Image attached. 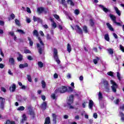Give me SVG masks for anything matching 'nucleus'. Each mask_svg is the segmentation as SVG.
<instances>
[{
	"label": "nucleus",
	"instance_id": "obj_9",
	"mask_svg": "<svg viewBox=\"0 0 124 124\" xmlns=\"http://www.w3.org/2000/svg\"><path fill=\"white\" fill-rule=\"evenodd\" d=\"M94 103L92 100H89L88 107L91 110H93V107Z\"/></svg>",
	"mask_w": 124,
	"mask_h": 124
},
{
	"label": "nucleus",
	"instance_id": "obj_52",
	"mask_svg": "<svg viewBox=\"0 0 124 124\" xmlns=\"http://www.w3.org/2000/svg\"><path fill=\"white\" fill-rule=\"evenodd\" d=\"M3 108H4V104H0V108L3 110Z\"/></svg>",
	"mask_w": 124,
	"mask_h": 124
},
{
	"label": "nucleus",
	"instance_id": "obj_15",
	"mask_svg": "<svg viewBox=\"0 0 124 124\" xmlns=\"http://www.w3.org/2000/svg\"><path fill=\"white\" fill-rule=\"evenodd\" d=\"M106 25L109 30H110L111 31H114V29L112 27V25L110 24V23H106Z\"/></svg>",
	"mask_w": 124,
	"mask_h": 124
},
{
	"label": "nucleus",
	"instance_id": "obj_10",
	"mask_svg": "<svg viewBox=\"0 0 124 124\" xmlns=\"http://www.w3.org/2000/svg\"><path fill=\"white\" fill-rule=\"evenodd\" d=\"M98 97L99 101H101L103 99V94L101 92L98 93Z\"/></svg>",
	"mask_w": 124,
	"mask_h": 124
},
{
	"label": "nucleus",
	"instance_id": "obj_29",
	"mask_svg": "<svg viewBox=\"0 0 124 124\" xmlns=\"http://www.w3.org/2000/svg\"><path fill=\"white\" fill-rule=\"evenodd\" d=\"M119 115H120V116L121 118V120L122 121V122H124V113H123L122 112H120L119 113Z\"/></svg>",
	"mask_w": 124,
	"mask_h": 124
},
{
	"label": "nucleus",
	"instance_id": "obj_35",
	"mask_svg": "<svg viewBox=\"0 0 124 124\" xmlns=\"http://www.w3.org/2000/svg\"><path fill=\"white\" fill-rule=\"evenodd\" d=\"M17 32H19V33H21V34H25V33H26V32H25L24 31L20 29L17 30Z\"/></svg>",
	"mask_w": 124,
	"mask_h": 124
},
{
	"label": "nucleus",
	"instance_id": "obj_58",
	"mask_svg": "<svg viewBox=\"0 0 124 124\" xmlns=\"http://www.w3.org/2000/svg\"><path fill=\"white\" fill-rule=\"evenodd\" d=\"M114 23L116 24V25H117V26H119L120 27L122 26L120 22H117V21H115V22H114Z\"/></svg>",
	"mask_w": 124,
	"mask_h": 124
},
{
	"label": "nucleus",
	"instance_id": "obj_3",
	"mask_svg": "<svg viewBox=\"0 0 124 124\" xmlns=\"http://www.w3.org/2000/svg\"><path fill=\"white\" fill-rule=\"evenodd\" d=\"M53 58L58 64L61 63V61H60L59 55H58V50L56 48H54L53 50Z\"/></svg>",
	"mask_w": 124,
	"mask_h": 124
},
{
	"label": "nucleus",
	"instance_id": "obj_4",
	"mask_svg": "<svg viewBox=\"0 0 124 124\" xmlns=\"http://www.w3.org/2000/svg\"><path fill=\"white\" fill-rule=\"evenodd\" d=\"M110 83L111 85V89L113 93H117V89H118V84L115 82L113 80H110Z\"/></svg>",
	"mask_w": 124,
	"mask_h": 124
},
{
	"label": "nucleus",
	"instance_id": "obj_46",
	"mask_svg": "<svg viewBox=\"0 0 124 124\" xmlns=\"http://www.w3.org/2000/svg\"><path fill=\"white\" fill-rule=\"evenodd\" d=\"M46 39L48 40H51L52 39V37H51V36L49 34H46Z\"/></svg>",
	"mask_w": 124,
	"mask_h": 124
},
{
	"label": "nucleus",
	"instance_id": "obj_2",
	"mask_svg": "<svg viewBox=\"0 0 124 124\" xmlns=\"http://www.w3.org/2000/svg\"><path fill=\"white\" fill-rule=\"evenodd\" d=\"M67 92V87L66 86H61V87L59 88L58 89H56L55 91V93H64Z\"/></svg>",
	"mask_w": 124,
	"mask_h": 124
},
{
	"label": "nucleus",
	"instance_id": "obj_11",
	"mask_svg": "<svg viewBox=\"0 0 124 124\" xmlns=\"http://www.w3.org/2000/svg\"><path fill=\"white\" fill-rule=\"evenodd\" d=\"M99 7L102 8V10L104 11L106 13H107V12H109V10H108L107 8H105L104 5H99Z\"/></svg>",
	"mask_w": 124,
	"mask_h": 124
},
{
	"label": "nucleus",
	"instance_id": "obj_28",
	"mask_svg": "<svg viewBox=\"0 0 124 124\" xmlns=\"http://www.w3.org/2000/svg\"><path fill=\"white\" fill-rule=\"evenodd\" d=\"M46 107H47V103H46V102H44L42 104L41 108H42V109H44V110H45V109H46Z\"/></svg>",
	"mask_w": 124,
	"mask_h": 124
},
{
	"label": "nucleus",
	"instance_id": "obj_37",
	"mask_svg": "<svg viewBox=\"0 0 124 124\" xmlns=\"http://www.w3.org/2000/svg\"><path fill=\"white\" fill-rule=\"evenodd\" d=\"M18 111H24L25 110V107L20 106L17 108Z\"/></svg>",
	"mask_w": 124,
	"mask_h": 124
},
{
	"label": "nucleus",
	"instance_id": "obj_12",
	"mask_svg": "<svg viewBox=\"0 0 124 124\" xmlns=\"http://www.w3.org/2000/svg\"><path fill=\"white\" fill-rule=\"evenodd\" d=\"M9 62L11 64L13 65H14V63H15V60H14V58L10 57L9 59Z\"/></svg>",
	"mask_w": 124,
	"mask_h": 124
},
{
	"label": "nucleus",
	"instance_id": "obj_50",
	"mask_svg": "<svg viewBox=\"0 0 124 124\" xmlns=\"http://www.w3.org/2000/svg\"><path fill=\"white\" fill-rule=\"evenodd\" d=\"M120 49L122 51V52H124V47L122 45H120Z\"/></svg>",
	"mask_w": 124,
	"mask_h": 124
},
{
	"label": "nucleus",
	"instance_id": "obj_42",
	"mask_svg": "<svg viewBox=\"0 0 124 124\" xmlns=\"http://www.w3.org/2000/svg\"><path fill=\"white\" fill-rule=\"evenodd\" d=\"M68 3L69 4H70V5H74V3L72 1V0H68Z\"/></svg>",
	"mask_w": 124,
	"mask_h": 124
},
{
	"label": "nucleus",
	"instance_id": "obj_32",
	"mask_svg": "<svg viewBox=\"0 0 124 124\" xmlns=\"http://www.w3.org/2000/svg\"><path fill=\"white\" fill-rule=\"evenodd\" d=\"M105 39L107 41H109L110 40V38H109V35L108 34H106L105 35Z\"/></svg>",
	"mask_w": 124,
	"mask_h": 124
},
{
	"label": "nucleus",
	"instance_id": "obj_38",
	"mask_svg": "<svg viewBox=\"0 0 124 124\" xmlns=\"http://www.w3.org/2000/svg\"><path fill=\"white\" fill-rule=\"evenodd\" d=\"M90 24L91 27H93V26H94V22H93V19H90Z\"/></svg>",
	"mask_w": 124,
	"mask_h": 124
},
{
	"label": "nucleus",
	"instance_id": "obj_40",
	"mask_svg": "<svg viewBox=\"0 0 124 124\" xmlns=\"http://www.w3.org/2000/svg\"><path fill=\"white\" fill-rule=\"evenodd\" d=\"M98 61H99V58L98 57H96V59H94L93 60V62L95 64H96V63H97V62H98Z\"/></svg>",
	"mask_w": 124,
	"mask_h": 124
},
{
	"label": "nucleus",
	"instance_id": "obj_34",
	"mask_svg": "<svg viewBox=\"0 0 124 124\" xmlns=\"http://www.w3.org/2000/svg\"><path fill=\"white\" fill-rule=\"evenodd\" d=\"M108 75L111 76V77H114V72L110 71L107 73Z\"/></svg>",
	"mask_w": 124,
	"mask_h": 124
},
{
	"label": "nucleus",
	"instance_id": "obj_24",
	"mask_svg": "<svg viewBox=\"0 0 124 124\" xmlns=\"http://www.w3.org/2000/svg\"><path fill=\"white\" fill-rule=\"evenodd\" d=\"M51 22H52V23L51 24L52 27H53L54 29H56L57 28V24L54 22L53 19H50Z\"/></svg>",
	"mask_w": 124,
	"mask_h": 124
},
{
	"label": "nucleus",
	"instance_id": "obj_20",
	"mask_svg": "<svg viewBox=\"0 0 124 124\" xmlns=\"http://www.w3.org/2000/svg\"><path fill=\"white\" fill-rule=\"evenodd\" d=\"M37 11H38L39 14H41V13H42L43 12V11H44V8L43 7L38 8L37 9Z\"/></svg>",
	"mask_w": 124,
	"mask_h": 124
},
{
	"label": "nucleus",
	"instance_id": "obj_39",
	"mask_svg": "<svg viewBox=\"0 0 124 124\" xmlns=\"http://www.w3.org/2000/svg\"><path fill=\"white\" fill-rule=\"evenodd\" d=\"M117 77L118 80H119V81H121V74H120V72H117Z\"/></svg>",
	"mask_w": 124,
	"mask_h": 124
},
{
	"label": "nucleus",
	"instance_id": "obj_6",
	"mask_svg": "<svg viewBox=\"0 0 124 124\" xmlns=\"http://www.w3.org/2000/svg\"><path fill=\"white\" fill-rule=\"evenodd\" d=\"M102 83L104 85L106 92H109V84H108V81L106 79H103Z\"/></svg>",
	"mask_w": 124,
	"mask_h": 124
},
{
	"label": "nucleus",
	"instance_id": "obj_22",
	"mask_svg": "<svg viewBox=\"0 0 124 124\" xmlns=\"http://www.w3.org/2000/svg\"><path fill=\"white\" fill-rule=\"evenodd\" d=\"M29 114L31 115V117L34 118V115H35L34 111L30 109H29Z\"/></svg>",
	"mask_w": 124,
	"mask_h": 124
},
{
	"label": "nucleus",
	"instance_id": "obj_13",
	"mask_svg": "<svg viewBox=\"0 0 124 124\" xmlns=\"http://www.w3.org/2000/svg\"><path fill=\"white\" fill-rule=\"evenodd\" d=\"M109 17L110 19L113 21V23H115L116 21V19H117V17L113 15L110 14L109 15Z\"/></svg>",
	"mask_w": 124,
	"mask_h": 124
},
{
	"label": "nucleus",
	"instance_id": "obj_57",
	"mask_svg": "<svg viewBox=\"0 0 124 124\" xmlns=\"http://www.w3.org/2000/svg\"><path fill=\"white\" fill-rule=\"evenodd\" d=\"M1 91H2V92H3L4 93H5L6 92V89L4 87H1Z\"/></svg>",
	"mask_w": 124,
	"mask_h": 124
},
{
	"label": "nucleus",
	"instance_id": "obj_33",
	"mask_svg": "<svg viewBox=\"0 0 124 124\" xmlns=\"http://www.w3.org/2000/svg\"><path fill=\"white\" fill-rule=\"evenodd\" d=\"M38 65L40 68H42L43 67V62H38Z\"/></svg>",
	"mask_w": 124,
	"mask_h": 124
},
{
	"label": "nucleus",
	"instance_id": "obj_26",
	"mask_svg": "<svg viewBox=\"0 0 124 124\" xmlns=\"http://www.w3.org/2000/svg\"><path fill=\"white\" fill-rule=\"evenodd\" d=\"M83 31L85 33H88L89 32V30H88V27L86 26H84L83 28Z\"/></svg>",
	"mask_w": 124,
	"mask_h": 124
},
{
	"label": "nucleus",
	"instance_id": "obj_61",
	"mask_svg": "<svg viewBox=\"0 0 124 124\" xmlns=\"http://www.w3.org/2000/svg\"><path fill=\"white\" fill-rule=\"evenodd\" d=\"M0 25L4 26V22L3 21L0 20Z\"/></svg>",
	"mask_w": 124,
	"mask_h": 124
},
{
	"label": "nucleus",
	"instance_id": "obj_31",
	"mask_svg": "<svg viewBox=\"0 0 124 124\" xmlns=\"http://www.w3.org/2000/svg\"><path fill=\"white\" fill-rule=\"evenodd\" d=\"M107 51H108L110 55H113V54H114V50L112 48L108 49Z\"/></svg>",
	"mask_w": 124,
	"mask_h": 124
},
{
	"label": "nucleus",
	"instance_id": "obj_44",
	"mask_svg": "<svg viewBox=\"0 0 124 124\" xmlns=\"http://www.w3.org/2000/svg\"><path fill=\"white\" fill-rule=\"evenodd\" d=\"M74 13H75V14H76V15H79V14L80 13V11H79V10L76 9L75 10Z\"/></svg>",
	"mask_w": 124,
	"mask_h": 124
},
{
	"label": "nucleus",
	"instance_id": "obj_47",
	"mask_svg": "<svg viewBox=\"0 0 124 124\" xmlns=\"http://www.w3.org/2000/svg\"><path fill=\"white\" fill-rule=\"evenodd\" d=\"M27 79L29 82H31V77L30 75H27Z\"/></svg>",
	"mask_w": 124,
	"mask_h": 124
},
{
	"label": "nucleus",
	"instance_id": "obj_30",
	"mask_svg": "<svg viewBox=\"0 0 124 124\" xmlns=\"http://www.w3.org/2000/svg\"><path fill=\"white\" fill-rule=\"evenodd\" d=\"M42 88L45 89L46 88V82L44 80H42L41 82Z\"/></svg>",
	"mask_w": 124,
	"mask_h": 124
},
{
	"label": "nucleus",
	"instance_id": "obj_36",
	"mask_svg": "<svg viewBox=\"0 0 124 124\" xmlns=\"http://www.w3.org/2000/svg\"><path fill=\"white\" fill-rule=\"evenodd\" d=\"M28 39L29 41L30 46H32V45H33V42H32V41L31 39V38L30 37H28Z\"/></svg>",
	"mask_w": 124,
	"mask_h": 124
},
{
	"label": "nucleus",
	"instance_id": "obj_60",
	"mask_svg": "<svg viewBox=\"0 0 124 124\" xmlns=\"http://www.w3.org/2000/svg\"><path fill=\"white\" fill-rule=\"evenodd\" d=\"M27 12L28 13H31V9H30V8H29V7L27 8Z\"/></svg>",
	"mask_w": 124,
	"mask_h": 124
},
{
	"label": "nucleus",
	"instance_id": "obj_62",
	"mask_svg": "<svg viewBox=\"0 0 124 124\" xmlns=\"http://www.w3.org/2000/svg\"><path fill=\"white\" fill-rule=\"evenodd\" d=\"M93 117L94 118V119H97V113H94L93 114Z\"/></svg>",
	"mask_w": 124,
	"mask_h": 124
},
{
	"label": "nucleus",
	"instance_id": "obj_59",
	"mask_svg": "<svg viewBox=\"0 0 124 124\" xmlns=\"http://www.w3.org/2000/svg\"><path fill=\"white\" fill-rule=\"evenodd\" d=\"M120 109L122 111H124V105H123L122 106H120Z\"/></svg>",
	"mask_w": 124,
	"mask_h": 124
},
{
	"label": "nucleus",
	"instance_id": "obj_54",
	"mask_svg": "<svg viewBox=\"0 0 124 124\" xmlns=\"http://www.w3.org/2000/svg\"><path fill=\"white\" fill-rule=\"evenodd\" d=\"M26 22L28 23H31V18H29L28 17H26Z\"/></svg>",
	"mask_w": 124,
	"mask_h": 124
},
{
	"label": "nucleus",
	"instance_id": "obj_16",
	"mask_svg": "<svg viewBox=\"0 0 124 124\" xmlns=\"http://www.w3.org/2000/svg\"><path fill=\"white\" fill-rule=\"evenodd\" d=\"M19 66V68H25V67H28L29 64L28 63H25V64H20Z\"/></svg>",
	"mask_w": 124,
	"mask_h": 124
},
{
	"label": "nucleus",
	"instance_id": "obj_49",
	"mask_svg": "<svg viewBox=\"0 0 124 124\" xmlns=\"http://www.w3.org/2000/svg\"><path fill=\"white\" fill-rule=\"evenodd\" d=\"M68 91H67V92H73V88L70 87H69L68 88Z\"/></svg>",
	"mask_w": 124,
	"mask_h": 124
},
{
	"label": "nucleus",
	"instance_id": "obj_7",
	"mask_svg": "<svg viewBox=\"0 0 124 124\" xmlns=\"http://www.w3.org/2000/svg\"><path fill=\"white\" fill-rule=\"evenodd\" d=\"M75 29L76 31H77V32H78V33H80V34H82V33H83V31H82V29L80 28V27H79V26L76 25L75 27Z\"/></svg>",
	"mask_w": 124,
	"mask_h": 124
},
{
	"label": "nucleus",
	"instance_id": "obj_1",
	"mask_svg": "<svg viewBox=\"0 0 124 124\" xmlns=\"http://www.w3.org/2000/svg\"><path fill=\"white\" fill-rule=\"evenodd\" d=\"M33 34L36 36V37H38V39L40 41V44H37V47L38 49V52L40 55H41V54H42V50L44 49V44L43 42H42V40H41L40 37H38V31L37 30H34L33 31Z\"/></svg>",
	"mask_w": 124,
	"mask_h": 124
},
{
	"label": "nucleus",
	"instance_id": "obj_17",
	"mask_svg": "<svg viewBox=\"0 0 124 124\" xmlns=\"http://www.w3.org/2000/svg\"><path fill=\"white\" fill-rule=\"evenodd\" d=\"M72 50V48H71V46L70 44H68L67 45V51H68V53H70Z\"/></svg>",
	"mask_w": 124,
	"mask_h": 124
},
{
	"label": "nucleus",
	"instance_id": "obj_23",
	"mask_svg": "<svg viewBox=\"0 0 124 124\" xmlns=\"http://www.w3.org/2000/svg\"><path fill=\"white\" fill-rule=\"evenodd\" d=\"M50 123V117H47L45 119V124H49Z\"/></svg>",
	"mask_w": 124,
	"mask_h": 124
},
{
	"label": "nucleus",
	"instance_id": "obj_21",
	"mask_svg": "<svg viewBox=\"0 0 124 124\" xmlns=\"http://www.w3.org/2000/svg\"><path fill=\"white\" fill-rule=\"evenodd\" d=\"M33 20L34 21V22H40V21H41V19H40V18L39 17H37L36 16H34L33 17Z\"/></svg>",
	"mask_w": 124,
	"mask_h": 124
},
{
	"label": "nucleus",
	"instance_id": "obj_18",
	"mask_svg": "<svg viewBox=\"0 0 124 124\" xmlns=\"http://www.w3.org/2000/svg\"><path fill=\"white\" fill-rule=\"evenodd\" d=\"M114 10L116 11V13L118 16H121V11L118 9V7H114Z\"/></svg>",
	"mask_w": 124,
	"mask_h": 124
},
{
	"label": "nucleus",
	"instance_id": "obj_45",
	"mask_svg": "<svg viewBox=\"0 0 124 124\" xmlns=\"http://www.w3.org/2000/svg\"><path fill=\"white\" fill-rule=\"evenodd\" d=\"M121 100L120 99H117L115 101H114V103L115 104H119L120 103V102H121Z\"/></svg>",
	"mask_w": 124,
	"mask_h": 124
},
{
	"label": "nucleus",
	"instance_id": "obj_63",
	"mask_svg": "<svg viewBox=\"0 0 124 124\" xmlns=\"http://www.w3.org/2000/svg\"><path fill=\"white\" fill-rule=\"evenodd\" d=\"M59 77V76L57 74L55 73L54 75V78H55V79H57V78H58Z\"/></svg>",
	"mask_w": 124,
	"mask_h": 124
},
{
	"label": "nucleus",
	"instance_id": "obj_19",
	"mask_svg": "<svg viewBox=\"0 0 124 124\" xmlns=\"http://www.w3.org/2000/svg\"><path fill=\"white\" fill-rule=\"evenodd\" d=\"M17 54H18V57H17V61L19 62H21L22 60H23V56L20 54V52H17Z\"/></svg>",
	"mask_w": 124,
	"mask_h": 124
},
{
	"label": "nucleus",
	"instance_id": "obj_64",
	"mask_svg": "<svg viewBox=\"0 0 124 124\" xmlns=\"http://www.w3.org/2000/svg\"><path fill=\"white\" fill-rule=\"evenodd\" d=\"M39 33L41 34V36H44V33H43V31H40Z\"/></svg>",
	"mask_w": 124,
	"mask_h": 124
},
{
	"label": "nucleus",
	"instance_id": "obj_56",
	"mask_svg": "<svg viewBox=\"0 0 124 124\" xmlns=\"http://www.w3.org/2000/svg\"><path fill=\"white\" fill-rule=\"evenodd\" d=\"M113 35L114 38H115V39H118V35H117V34L113 33Z\"/></svg>",
	"mask_w": 124,
	"mask_h": 124
},
{
	"label": "nucleus",
	"instance_id": "obj_55",
	"mask_svg": "<svg viewBox=\"0 0 124 124\" xmlns=\"http://www.w3.org/2000/svg\"><path fill=\"white\" fill-rule=\"evenodd\" d=\"M8 74H9V75H13V73H12V72L11 71V70L10 69L8 70Z\"/></svg>",
	"mask_w": 124,
	"mask_h": 124
},
{
	"label": "nucleus",
	"instance_id": "obj_5",
	"mask_svg": "<svg viewBox=\"0 0 124 124\" xmlns=\"http://www.w3.org/2000/svg\"><path fill=\"white\" fill-rule=\"evenodd\" d=\"M73 97L74 96L73 95H71L69 98L68 99V101L67 102V103L69 106V109H73L74 108L73 107V106L70 105L71 104H72L73 102Z\"/></svg>",
	"mask_w": 124,
	"mask_h": 124
},
{
	"label": "nucleus",
	"instance_id": "obj_48",
	"mask_svg": "<svg viewBox=\"0 0 124 124\" xmlns=\"http://www.w3.org/2000/svg\"><path fill=\"white\" fill-rule=\"evenodd\" d=\"M24 53L25 54H31V51L29 49H25L24 50Z\"/></svg>",
	"mask_w": 124,
	"mask_h": 124
},
{
	"label": "nucleus",
	"instance_id": "obj_41",
	"mask_svg": "<svg viewBox=\"0 0 124 124\" xmlns=\"http://www.w3.org/2000/svg\"><path fill=\"white\" fill-rule=\"evenodd\" d=\"M5 124H15V122L8 120Z\"/></svg>",
	"mask_w": 124,
	"mask_h": 124
},
{
	"label": "nucleus",
	"instance_id": "obj_53",
	"mask_svg": "<svg viewBox=\"0 0 124 124\" xmlns=\"http://www.w3.org/2000/svg\"><path fill=\"white\" fill-rule=\"evenodd\" d=\"M53 16L55 19H57V20H59V19H60V16L58 15H54Z\"/></svg>",
	"mask_w": 124,
	"mask_h": 124
},
{
	"label": "nucleus",
	"instance_id": "obj_25",
	"mask_svg": "<svg viewBox=\"0 0 124 124\" xmlns=\"http://www.w3.org/2000/svg\"><path fill=\"white\" fill-rule=\"evenodd\" d=\"M25 121H27V116H26V114H23L22 116V119L21 120V123H23Z\"/></svg>",
	"mask_w": 124,
	"mask_h": 124
},
{
	"label": "nucleus",
	"instance_id": "obj_27",
	"mask_svg": "<svg viewBox=\"0 0 124 124\" xmlns=\"http://www.w3.org/2000/svg\"><path fill=\"white\" fill-rule=\"evenodd\" d=\"M5 102V99L4 98L0 97V104H4Z\"/></svg>",
	"mask_w": 124,
	"mask_h": 124
},
{
	"label": "nucleus",
	"instance_id": "obj_8",
	"mask_svg": "<svg viewBox=\"0 0 124 124\" xmlns=\"http://www.w3.org/2000/svg\"><path fill=\"white\" fill-rule=\"evenodd\" d=\"M9 90L10 92H12V93H14V92H15V90H16V84L13 83L9 88Z\"/></svg>",
	"mask_w": 124,
	"mask_h": 124
},
{
	"label": "nucleus",
	"instance_id": "obj_51",
	"mask_svg": "<svg viewBox=\"0 0 124 124\" xmlns=\"http://www.w3.org/2000/svg\"><path fill=\"white\" fill-rule=\"evenodd\" d=\"M15 23H16V25H17V26H20V22L19 21V20L16 19Z\"/></svg>",
	"mask_w": 124,
	"mask_h": 124
},
{
	"label": "nucleus",
	"instance_id": "obj_43",
	"mask_svg": "<svg viewBox=\"0 0 124 124\" xmlns=\"http://www.w3.org/2000/svg\"><path fill=\"white\" fill-rule=\"evenodd\" d=\"M51 97L52 98V99H56L57 98V97L56 96V94L52 93L51 95Z\"/></svg>",
	"mask_w": 124,
	"mask_h": 124
},
{
	"label": "nucleus",
	"instance_id": "obj_14",
	"mask_svg": "<svg viewBox=\"0 0 124 124\" xmlns=\"http://www.w3.org/2000/svg\"><path fill=\"white\" fill-rule=\"evenodd\" d=\"M52 118L54 124H57V115H56L55 113H52Z\"/></svg>",
	"mask_w": 124,
	"mask_h": 124
}]
</instances>
